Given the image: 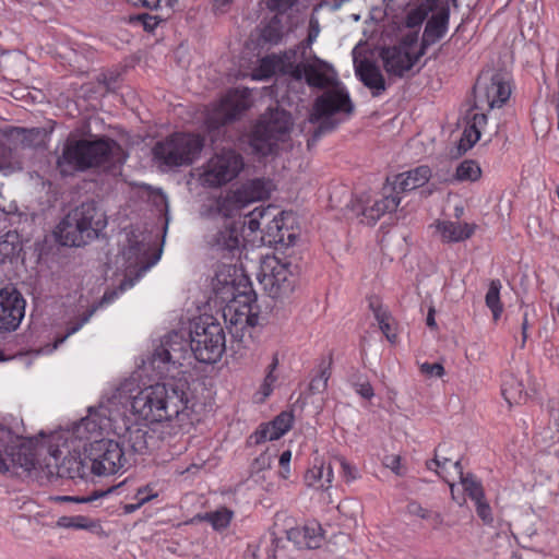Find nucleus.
I'll return each mask as SVG.
<instances>
[{
	"instance_id": "10",
	"label": "nucleus",
	"mask_w": 559,
	"mask_h": 559,
	"mask_svg": "<svg viewBox=\"0 0 559 559\" xmlns=\"http://www.w3.org/2000/svg\"><path fill=\"white\" fill-rule=\"evenodd\" d=\"M86 452L91 473L97 476L116 474L124 469L128 464L120 443L110 439L91 442Z\"/></svg>"
},
{
	"instance_id": "57",
	"label": "nucleus",
	"mask_w": 559,
	"mask_h": 559,
	"mask_svg": "<svg viewBox=\"0 0 559 559\" xmlns=\"http://www.w3.org/2000/svg\"><path fill=\"white\" fill-rule=\"evenodd\" d=\"M143 25L145 31H153L162 21L157 15H151L147 13L139 14L136 17Z\"/></svg>"
},
{
	"instance_id": "24",
	"label": "nucleus",
	"mask_w": 559,
	"mask_h": 559,
	"mask_svg": "<svg viewBox=\"0 0 559 559\" xmlns=\"http://www.w3.org/2000/svg\"><path fill=\"white\" fill-rule=\"evenodd\" d=\"M246 204L237 195V190L224 198L212 201L206 207L204 215L211 219L231 221L230 218L237 214Z\"/></svg>"
},
{
	"instance_id": "20",
	"label": "nucleus",
	"mask_w": 559,
	"mask_h": 559,
	"mask_svg": "<svg viewBox=\"0 0 559 559\" xmlns=\"http://www.w3.org/2000/svg\"><path fill=\"white\" fill-rule=\"evenodd\" d=\"M61 451L59 449H51L50 456L55 461V468L57 476L61 478H86L91 474V467L87 460L82 459L80 454H69L59 463Z\"/></svg>"
},
{
	"instance_id": "45",
	"label": "nucleus",
	"mask_w": 559,
	"mask_h": 559,
	"mask_svg": "<svg viewBox=\"0 0 559 559\" xmlns=\"http://www.w3.org/2000/svg\"><path fill=\"white\" fill-rule=\"evenodd\" d=\"M266 236L267 241L270 243H284L285 242V233L281 225V219L274 217L266 225Z\"/></svg>"
},
{
	"instance_id": "8",
	"label": "nucleus",
	"mask_w": 559,
	"mask_h": 559,
	"mask_svg": "<svg viewBox=\"0 0 559 559\" xmlns=\"http://www.w3.org/2000/svg\"><path fill=\"white\" fill-rule=\"evenodd\" d=\"M192 356L188 332L173 331L165 335L154 349L151 365L159 377H166Z\"/></svg>"
},
{
	"instance_id": "25",
	"label": "nucleus",
	"mask_w": 559,
	"mask_h": 559,
	"mask_svg": "<svg viewBox=\"0 0 559 559\" xmlns=\"http://www.w3.org/2000/svg\"><path fill=\"white\" fill-rule=\"evenodd\" d=\"M400 198L396 195H385L374 201L371 206H366L362 199H359L354 205L353 211L356 215H362L367 224H374L386 212H393L400 204Z\"/></svg>"
},
{
	"instance_id": "14",
	"label": "nucleus",
	"mask_w": 559,
	"mask_h": 559,
	"mask_svg": "<svg viewBox=\"0 0 559 559\" xmlns=\"http://www.w3.org/2000/svg\"><path fill=\"white\" fill-rule=\"evenodd\" d=\"M206 246L222 257H235L243 242L241 228L234 221H224L207 228L204 236Z\"/></svg>"
},
{
	"instance_id": "60",
	"label": "nucleus",
	"mask_w": 559,
	"mask_h": 559,
	"mask_svg": "<svg viewBox=\"0 0 559 559\" xmlns=\"http://www.w3.org/2000/svg\"><path fill=\"white\" fill-rule=\"evenodd\" d=\"M354 386L356 392L364 399L370 400L374 395L373 389L368 381L361 383L356 382Z\"/></svg>"
},
{
	"instance_id": "23",
	"label": "nucleus",
	"mask_w": 559,
	"mask_h": 559,
	"mask_svg": "<svg viewBox=\"0 0 559 559\" xmlns=\"http://www.w3.org/2000/svg\"><path fill=\"white\" fill-rule=\"evenodd\" d=\"M10 466L31 471L35 466V457L31 448L23 443H11L0 449V472H8Z\"/></svg>"
},
{
	"instance_id": "43",
	"label": "nucleus",
	"mask_w": 559,
	"mask_h": 559,
	"mask_svg": "<svg viewBox=\"0 0 559 559\" xmlns=\"http://www.w3.org/2000/svg\"><path fill=\"white\" fill-rule=\"evenodd\" d=\"M294 416L292 413L282 412L277 415L272 421H270L271 427L273 428L274 436L278 437V439L285 435L293 425Z\"/></svg>"
},
{
	"instance_id": "38",
	"label": "nucleus",
	"mask_w": 559,
	"mask_h": 559,
	"mask_svg": "<svg viewBox=\"0 0 559 559\" xmlns=\"http://www.w3.org/2000/svg\"><path fill=\"white\" fill-rule=\"evenodd\" d=\"M370 309L373 311L374 318L379 323L380 330L383 332L388 341L394 342L396 338V334L392 332V328L390 324V316L389 313L382 309V307L373 300L369 302Z\"/></svg>"
},
{
	"instance_id": "42",
	"label": "nucleus",
	"mask_w": 559,
	"mask_h": 559,
	"mask_svg": "<svg viewBox=\"0 0 559 559\" xmlns=\"http://www.w3.org/2000/svg\"><path fill=\"white\" fill-rule=\"evenodd\" d=\"M430 11L431 8L426 3H421L418 7L412 9L406 15V26L409 28L420 26L427 19Z\"/></svg>"
},
{
	"instance_id": "52",
	"label": "nucleus",
	"mask_w": 559,
	"mask_h": 559,
	"mask_svg": "<svg viewBox=\"0 0 559 559\" xmlns=\"http://www.w3.org/2000/svg\"><path fill=\"white\" fill-rule=\"evenodd\" d=\"M270 11L283 14L290 10L298 0H264Z\"/></svg>"
},
{
	"instance_id": "46",
	"label": "nucleus",
	"mask_w": 559,
	"mask_h": 559,
	"mask_svg": "<svg viewBox=\"0 0 559 559\" xmlns=\"http://www.w3.org/2000/svg\"><path fill=\"white\" fill-rule=\"evenodd\" d=\"M57 526L62 528H76V530H86L91 525L88 524V519L83 515L76 516H61L57 521Z\"/></svg>"
},
{
	"instance_id": "49",
	"label": "nucleus",
	"mask_w": 559,
	"mask_h": 559,
	"mask_svg": "<svg viewBox=\"0 0 559 559\" xmlns=\"http://www.w3.org/2000/svg\"><path fill=\"white\" fill-rule=\"evenodd\" d=\"M178 0H129L132 5H141L151 10L173 9Z\"/></svg>"
},
{
	"instance_id": "61",
	"label": "nucleus",
	"mask_w": 559,
	"mask_h": 559,
	"mask_svg": "<svg viewBox=\"0 0 559 559\" xmlns=\"http://www.w3.org/2000/svg\"><path fill=\"white\" fill-rule=\"evenodd\" d=\"M407 511L412 515L425 519L428 516L430 510L423 508L418 502L412 501L407 504Z\"/></svg>"
},
{
	"instance_id": "12",
	"label": "nucleus",
	"mask_w": 559,
	"mask_h": 559,
	"mask_svg": "<svg viewBox=\"0 0 559 559\" xmlns=\"http://www.w3.org/2000/svg\"><path fill=\"white\" fill-rule=\"evenodd\" d=\"M243 166V158L239 153L223 150L207 162L201 176L202 181L213 188L221 187L235 179Z\"/></svg>"
},
{
	"instance_id": "4",
	"label": "nucleus",
	"mask_w": 559,
	"mask_h": 559,
	"mask_svg": "<svg viewBox=\"0 0 559 559\" xmlns=\"http://www.w3.org/2000/svg\"><path fill=\"white\" fill-rule=\"evenodd\" d=\"M150 246L134 235L128 238V246L123 250V257L128 263L126 277L116 289L106 290L103 297L93 304L75 322L69 323L64 335L58 337L55 348L62 344L69 336L76 333L86 324L93 314L99 309L111 304L124 290L133 287L135 282L150 270L159 259V255L150 257Z\"/></svg>"
},
{
	"instance_id": "36",
	"label": "nucleus",
	"mask_w": 559,
	"mask_h": 559,
	"mask_svg": "<svg viewBox=\"0 0 559 559\" xmlns=\"http://www.w3.org/2000/svg\"><path fill=\"white\" fill-rule=\"evenodd\" d=\"M481 176V169L477 162L465 159L459 164L454 175L456 181H477Z\"/></svg>"
},
{
	"instance_id": "31",
	"label": "nucleus",
	"mask_w": 559,
	"mask_h": 559,
	"mask_svg": "<svg viewBox=\"0 0 559 559\" xmlns=\"http://www.w3.org/2000/svg\"><path fill=\"white\" fill-rule=\"evenodd\" d=\"M278 142L263 126L255 124L249 144L254 154L267 156L274 153Z\"/></svg>"
},
{
	"instance_id": "15",
	"label": "nucleus",
	"mask_w": 559,
	"mask_h": 559,
	"mask_svg": "<svg viewBox=\"0 0 559 559\" xmlns=\"http://www.w3.org/2000/svg\"><path fill=\"white\" fill-rule=\"evenodd\" d=\"M252 286L249 277L235 265H219L212 280V289L215 298L222 304L235 299Z\"/></svg>"
},
{
	"instance_id": "26",
	"label": "nucleus",
	"mask_w": 559,
	"mask_h": 559,
	"mask_svg": "<svg viewBox=\"0 0 559 559\" xmlns=\"http://www.w3.org/2000/svg\"><path fill=\"white\" fill-rule=\"evenodd\" d=\"M257 124L263 126L276 140L284 141L292 130L293 120L286 110L271 109L259 119Z\"/></svg>"
},
{
	"instance_id": "21",
	"label": "nucleus",
	"mask_w": 559,
	"mask_h": 559,
	"mask_svg": "<svg viewBox=\"0 0 559 559\" xmlns=\"http://www.w3.org/2000/svg\"><path fill=\"white\" fill-rule=\"evenodd\" d=\"M450 20L449 7H442L427 21L418 50V57H423L429 46L439 41L447 33Z\"/></svg>"
},
{
	"instance_id": "11",
	"label": "nucleus",
	"mask_w": 559,
	"mask_h": 559,
	"mask_svg": "<svg viewBox=\"0 0 559 559\" xmlns=\"http://www.w3.org/2000/svg\"><path fill=\"white\" fill-rule=\"evenodd\" d=\"M511 87L504 74L481 73L474 86V108L493 109L502 107L510 98Z\"/></svg>"
},
{
	"instance_id": "2",
	"label": "nucleus",
	"mask_w": 559,
	"mask_h": 559,
	"mask_svg": "<svg viewBox=\"0 0 559 559\" xmlns=\"http://www.w3.org/2000/svg\"><path fill=\"white\" fill-rule=\"evenodd\" d=\"M189 383L185 379H170L142 389L131 400V409L145 421L160 424V438L165 429L177 435L189 421Z\"/></svg>"
},
{
	"instance_id": "47",
	"label": "nucleus",
	"mask_w": 559,
	"mask_h": 559,
	"mask_svg": "<svg viewBox=\"0 0 559 559\" xmlns=\"http://www.w3.org/2000/svg\"><path fill=\"white\" fill-rule=\"evenodd\" d=\"M480 138V131L476 130L474 127H471L469 124L465 130L463 131V134L460 139L459 143V150H462L463 152L468 151L474 146V144L479 140Z\"/></svg>"
},
{
	"instance_id": "6",
	"label": "nucleus",
	"mask_w": 559,
	"mask_h": 559,
	"mask_svg": "<svg viewBox=\"0 0 559 559\" xmlns=\"http://www.w3.org/2000/svg\"><path fill=\"white\" fill-rule=\"evenodd\" d=\"M193 357L204 364L217 362L225 349V332L212 317L200 318L188 332Z\"/></svg>"
},
{
	"instance_id": "29",
	"label": "nucleus",
	"mask_w": 559,
	"mask_h": 559,
	"mask_svg": "<svg viewBox=\"0 0 559 559\" xmlns=\"http://www.w3.org/2000/svg\"><path fill=\"white\" fill-rule=\"evenodd\" d=\"M431 177V170L428 166H418L412 170L399 174L394 180L393 189L399 192L415 190L424 186Z\"/></svg>"
},
{
	"instance_id": "63",
	"label": "nucleus",
	"mask_w": 559,
	"mask_h": 559,
	"mask_svg": "<svg viewBox=\"0 0 559 559\" xmlns=\"http://www.w3.org/2000/svg\"><path fill=\"white\" fill-rule=\"evenodd\" d=\"M471 127H474L476 130H479L481 132V129L484 126L487 124V116L486 114H473L471 117V120L468 122Z\"/></svg>"
},
{
	"instance_id": "30",
	"label": "nucleus",
	"mask_w": 559,
	"mask_h": 559,
	"mask_svg": "<svg viewBox=\"0 0 559 559\" xmlns=\"http://www.w3.org/2000/svg\"><path fill=\"white\" fill-rule=\"evenodd\" d=\"M272 189V182L264 178H255L247 181L237 189V195H240L245 204L260 201L269 198Z\"/></svg>"
},
{
	"instance_id": "55",
	"label": "nucleus",
	"mask_w": 559,
	"mask_h": 559,
	"mask_svg": "<svg viewBox=\"0 0 559 559\" xmlns=\"http://www.w3.org/2000/svg\"><path fill=\"white\" fill-rule=\"evenodd\" d=\"M334 462L340 465L343 476L347 481H352L357 478V469L344 457H335Z\"/></svg>"
},
{
	"instance_id": "28",
	"label": "nucleus",
	"mask_w": 559,
	"mask_h": 559,
	"mask_svg": "<svg viewBox=\"0 0 559 559\" xmlns=\"http://www.w3.org/2000/svg\"><path fill=\"white\" fill-rule=\"evenodd\" d=\"M288 538L294 540L299 547L317 549L323 540L322 528L319 523L309 522L300 528L290 530Z\"/></svg>"
},
{
	"instance_id": "34",
	"label": "nucleus",
	"mask_w": 559,
	"mask_h": 559,
	"mask_svg": "<svg viewBox=\"0 0 559 559\" xmlns=\"http://www.w3.org/2000/svg\"><path fill=\"white\" fill-rule=\"evenodd\" d=\"M22 250L19 234L9 231L0 238V258L4 260H13Z\"/></svg>"
},
{
	"instance_id": "3",
	"label": "nucleus",
	"mask_w": 559,
	"mask_h": 559,
	"mask_svg": "<svg viewBox=\"0 0 559 559\" xmlns=\"http://www.w3.org/2000/svg\"><path fill=\"white\" fill-rule=\"evenodd\" d=\"M126 159L124 150L112 139H68L56 164L60 174L67 177L96 167L109 170L122 165Z\"/></svg>"
},
{
	"instance_id": "41",
	"label": "nucleus",
	"mask_w": 559,
	"mask_h": 559,
	"mask_svg": "<svg viewBox=\"0 0 559 559\" xmlns=\"http://www.w3.org/2000/svg\"><path fill=\"white\" fill-rule=\"evenodd\" d=\"M233 514L231 510L221 508L216 511L206 513L204 519L211 523L215 530H224L229 525Z\"/></svg>"
},
{
	"instance_id": "53",
	"label": "nucleus",
	"mask_w": 559,
	"mask_h": 559,
	"mask_svg": "<svg viewBox=\"0 0 559 559\" xmlns=\"http://www.w3.org/2000/svg\"><path fill=\"white\" fill-rule=\"evenodd\" d=\"M443 451V445H439L437 449H436V452H435V457L433 460H431L430 462H427V467L429 469H433L436 471L437 468H442L444 469L447 464L449 463H452V460L444 456V455H441V452Z\"/></svg>"
},
{
	"instance_id": "27",
	"label": "nucleus",
	"mask_w": 559,
	"mask_h": 559,
	"mask_svg": "<svg viewBox=\"0 0 559 559\" xmlns=\"http://www.w3.org/2000/svg\"><path fill=\"white\" fill-rule=\"evenodd\" d=\"M355 72L362 84L371 91L373 97L380 96L386 84L380 68L370 60H361L355 67Z\"/></svg>"
},
{
	"instance_id": "35",
	"label": "nucleus",
	"mask_w": 559,
	"mask_h": 559,
	"mask_svg": "<svg viewBox=\"0 0 559 559\" xmlns=\"http://www.w3.org/2000/svg\"><path fill=\"white\" fill-rule=\"evenodd\" d=\"M309 485L317 486L321 489H328L333 479V468L329 463L328 465H321L320 467H313L307 474Z\"/></svg>"
},
{
	"instance_id": "7",
	"label": "nucleus",
	"mask_w": 559,
	"mask_h": 559,
	"mask_svg": "<svg viewBox=\"0 0 559 559\" xmlns=\"http://www.w3.org/2000/svg\"><path fill=\"white\" fill-rule=\"evenodd\" d=\"M203 148V139L195 134L175 133L158 141L153 147L159 165L175 168L191 165Z\"/></svg>"
},
{
	"instance_id": "16",
	"label": "nucleus",
	"mask_w": 559,
	"mask_h": 559,
	"mask_svg": "<svg viewBox=\"0 0 559 559\" xmlns=\"http://www.w3.org/2000/svg\"><path fill=\"white\" fill-rule=\"evenodd\" d=\"M25 305V299L14 286L0 289V332H13L20 326Z\"/></svg>"
},
{
	"instance_id": "18",
	"label": "nucleus",
	"mask_w": 559,
	"mask_h": 559,
	"mask_svg": "<svg viewBox=\"0 0 559 559\" xmlns=\"http://www.w3.org/2000/svg\"><path fill=\"white\" fill-rule=\"evenodd\" d=\"M380 57L386 73L396 78H404L421 58L418 57V51L412 56L402 46L384 47L380 51Z\"/></svg>"
},
{
	"instance_id": "56",
	"label": "nucleus",
	"mask_w": 559,
	"mask_h": 559,
	"mask_svg": "<svg viewBox=\"0 0 559 559\" xmlns=\"http://www.w3.org/2000/svg\"><path fill=\"white\" fill-rule=\"evenodd\" d=\"M155 497H157V493L154 492L151 485H146L138 489L134 498L138 500L140 506H143L145 502L151 501Z\"/></svg>"
},
{
	"instance_id": "9",
	"label": "nucleus",
	"mask_w": 559,
	"mask_h": 559,
	"mask_svg": "<svg viewBox=\"0 0 559 559\" xmlns=\"http://www.w3.org/2000/svg\"><path fill=\"white\" fill-rule=\"evenodd\" d=\"M223 317L230 334L240 341L243 337L245 330L258 324L259 308L257 306V294L252 286L225 304Z\"/></svg>"
},
{
	"instance_id": "62",
	"label": "nucleus",
	"mask_w": 559,
	"mask_h": 559,
	"mask_svg": "<svg viewBox=\"0 0 559 559\" xmlns=\"http://www.w3.org/2000/svg\"><path fill=\"white\" fill-rule=\"evenodd\" d=\"M511 559H546V557L532 549H523L512 556Z\"/></svg>"
},
{
	"instance_id": "32",
	"label": "nucleus",
	"mask_w": 559,
	"mask_h": 559,
	"mask_svg": "<svg viewBox=\"0 0 559 559\" xmlns=\"http://www.w3.org/2000/svg\"><path fill=\"white\" fill-rule=\"evenodd\" d=\"M476 226L459 222H439L437 229L444 241L459 242L468 239L475 231Z\"/></svg>"
},
{
	"instance_id": "5",
	"label": "nucleus",
	"mask_w": 559,
	"mask_h": 559,
	"mask_svg": "<svg viewBox=\"0 0 559 559\" xmlns=\"http://www.w3.org/2000/svg\"><path fill=\"white\" fill-rule=\"evenodd\" d=\"M107 226L104 211L95 202H84L58 224L56 236L62 246L81 247L98 238Z\"/></svg>"
},
{
	"instance_id": "22",
	"label": "nucleus",
	"mask_w": 559,
	"mask_h": 559,
	"mask_svg": "<svg viewBox=\"0 0 559 559\" xmlns=\"http://www.w3.org/2000/svg\"><path fill=\"white\" fill-rule=\"evenodd\" d=\"M156 430L147 425H132L122 435V442L136 454H145L156 444Z\"/></svg>"
},
{
	"instance_id": "1",
	"label": "nucleus",
	"mask_w": 559,
	"mask_h": 559,
	"mask_svg": "<svg viewBox=\"0 0 559 559\" xmlns=\"http://www.w3.org/2000/svg\"><path fill=\"white\" fill-rule=\"evenodd\" d=\"M282 70L296 81L305 79L311 87H331L318 96L313 103L309 122L319 123V126L307 141V146L310 148L323 134L333 131L337 127L338 120L334 119L333 115L338 112L350 115L354 105L345 87L337 82L332 66L319 58H316L312 62L284 63Z\"/></svg>"
},
{
	"instance_id": "19",
	"label": "nucleus",
	"mask_w": 559,
	"mask_h": 559,
	"mask_svg": "<svg viewBox=\"0 0 559 559\" xmlns=\"http://www.w3.org/2000/svg\"><path fill=\"white\" fill-rule=\"evenodd\" d=\"M116 412V404L111 401L100 402L98 406L90 407L87 416L78 425V432L84 430L91 435H100L103 430L110 428Z\"/></svg>"
},
{
	"instance_id": "13",
	"label": "nucleus",
	"mask_w": 559,
	"mask_h": 559,
	"mask_svg": "<svg viewBox=\"0 0 559 559\" xmlns=\"http://www.w3.org/2000/svg\"><path fill=\"white\" fill-rule=\"evenodd\" d=\"M259 283L271 298H282L293 293L295 288V276L288 270V265L282 263L277 258L265 260L258 274Z\"/></svg>"
},
{
	"instance_id": "64",
	"label": "nucleus",
	"mask_w": 559,
	"mask_h": 559,
	"mask_svg": "<svg viewBox=\"0 0 559 559\" xmlns=\"http://www.w3.org/2000/svg\"><path fill=\"white\" fill-rule=\"evenodd\" d=\"M276 381V377L272 373H266L264 381L261 385V392L264 397H267L273 391V384Z\"/></svg>"
},
{
	"instance_id": "54",
	"label": "nucleus",
	"mask_w": 559,
	"mask_h": 559,
	"mask_svg": "<svg viewBox=\"0 0 559 559\" xmlns=\"http://www.w3.org/2000/svg\"><path fill=\"white\" fill-rule=\"evenodd\" d=\"M477 515L484 521L486 524H490L492 522L491 509L489 504L486 502L485 497L480 498L478 501H475Z\"/></svg>"
},
{
	"instance_id": "37",
	"label": "nucleus",
	"mask_w": 559,
	"mask_h": 559,
	"mask_svg": "<svg viewBox=\"0 0 559 559\" xmlns=\"http://www.w3.org/2000/svg\"><path fill=\"white\" fill-rule=\"evenodd\" d=\"M501 283L499 280H492L489 284L488 292L485 297L486 306L491 310L492 318L497 321L503 310L500 302Z\"/></svg>"
},
{
	"instance_id": "33",
	"label": "nucleus",
	"mask_w": 559,
	"mask_h": 559,
	"mask_svg": "<svg viewBox=\"0 0 559 559\" xmlns=\"http://www.w3.org/2000/svg\"><path fill=\"white\" fill-rule=\"evenodd\" d=\"M452 467L459 475L465 492L473 501H478L480 498L485 497L481 484L477 481V479L472 474L465 475L463 473V466L460 460L453 462Z\"/></svg>"
},
{
	"instance_id": "44",
	"label": "nucleus",
	"mask_w": 559,
	"mask_h": 559,
	"mask_svg": "<svg viewBox=\"0 0 559 559\" xmlns=\"http://www.w3.org/2000/svg\"><path fill=\"white\" fill-rule=\"evenodd\" d=\"M331 364L329 361L326 366H321L320 373L311 380L309 389L313 394L321 393L328 388V381L331 377Z\"/></svg>"
},
{
	"instance_id": "17",
	"label": "nucleus",
	"mask_w": 559,
	"mask_h": 559,
	"mask_svg": "<svg viewBox=\"0 0 559 559\" xmlns=\"http://www.w3.org/2000/svg\"><path fill=\"white\" fill-rule=\"evenodd\" d=\"M246 109V92L231 91L207 114L206 124L210 129H218L234 121Z\"/></svg>"
},
{
	"instance_id": "51",
	"label": "nucleus",
	"mask_w": 559,
	"mask_h": 559,
	"mask_svg": "<svg viewBox=\"0 0 559 559\" xmlns=\"http://www.w3.org/2000/svg\"><path fill=\"white\" fill-rule=\"evenodd\" d=\"M112 490H114V487H111L108 490H95L91 495L85 496V497L63 496V497H59L58 499L62 500V501H72V502H76V503H88L94 500H97L100 497L106 496L107 493L111 492Z\"/></svg>"
},
{
	"instance_id": "59",
	"label": "nucleus",
	"mask_w": 559,
	"mask_h": 559,
	"mask_svg": "<svg viewBox=\"0 0 559 559\" xmlns=\"http://www.w3.org/2000/svg\"><path fill=\"white\" fill-rule=\"evenodd\" d=\"M383 464L390 468L396 475H402L401 471V457L399 455H389L384 457Z\"/></svg>"
},
{
	"instance_id": "39",
	"label": "nucleus",
	"mask_w": 559,
	"mask_h": 559,
	"mask_svg": "<svg viewBox=\"0 0 559 559\" xmlns=\"http://www.w3.org/2000/svg\"><path fill=\"white\" fill-rule=\"evenodd\" d=\"M502 395L509 404H519L526 399L523 383L514 379L504 382L502 386Z\"/></svg>"
},
{
	"instance_id": "48",
	"label": "nucleus",
	"mask_w": 559,
	"mask_h": 559,
	"mask_svg": "<svg viewBox=\"0 0 559 559\" xmlns=\"http://www.w3.org/2000/svg\"><path fill=\"white\" fill-rule=\"evenodd\" d=\"M278 437H275L274 436V431H273V428L271 427L270 423L267 424H262L259 429H257L251 436H250V440L255 443V444H259V443H262V442H265L267 440L272 441V440H277Z\"/></svg>"
},
{
	"instance_id": "58",
	"label": "nucleus",
	"mask_w": 559,
	"mask_h": 559,
	"mask_svg": "<svg viewBox=\"0 0 559 559\" xmlns=\"http://www.w3.org/2000/svg\"><path fill=\"white\" fill-rule=\"evenodd\" d=\"M420 370L423 373H425L427 376H432V377H442L444 373L443 366L438 362H435V364L425 362L421 365Z\"/></svg>"
},
{
	"instance_id": "40",
	"label": "nucleus",
	"mask_w": 559,
	"mask_h": 559,
	"mask_svg": "<svg viewBox=\"0 0 559 559\" xmlns=\"http://www.w3.org/2000/svg\"><path fill=\"white\" fill-rule=\"evenodd\" d=\"M262 38L270 44H277L283 37V25L278 15L273 16L262 31Z\"/></svg>"
},
{
	"instance_id": "50",
	"label": "nucleus",
	"mask_w": 559,
	"mask_h": 559,
	"mask_svg": "<svg viewBox=\"0 0 559 559\" xmlns=\"http://www.w3.org/2000/svg\"><path fill=\"white\" fill-rule=\"evenodd\" d=\"M275 456L276 455L274 453H271L270 451L261 453L258 457L254 459V461L251 464L252 472L259 473L270 468Z\"/></svg>"
}]
</instances>
